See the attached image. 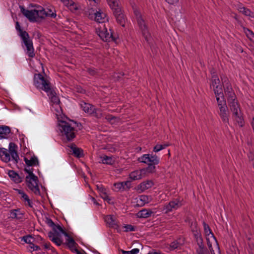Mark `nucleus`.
<instances>
[{"label": "nucleus", "mask_w": 254, "mask_h": 254, "mask_svg": "<svg viewBox=\"0 0 254 254\" xmlns=\"http://www.w3.org/2000/svg\"><path fill=\"white\" fill-rule=\"evenodd\" d=\"M34 85L40 90L47 93L51 102L56 106L57 111L59 113L61 110L60 100L55 91L51 87L50 81L45 78L41 73H35L33 79Z\"/></svg>", "instance_id": "obj_1"}, {"label": "nucleus", "mask_w": 254, "mask_h": 254, "mask_svg": "<svg viewBox=\"0 0 254 254\" xmlns=\"http://www.w3.org/2000/svg\"><path fill=\"white\" fill-rule=\"evenodd\" d=\"M17 146L13 142H10L8 150L4 148H0V158L1 160L6 163L11 160L17 164L19 159L17 153Z\"/></svg>", "instance_id": "obj_2"}, {"label": "nucleus", "mask_w": 254, "mask_h": 254, "mask_svg": "<svg viewBox=\"0 0 254 254\" xmlns=\"http://www.w3.org/2000/svg\"><path fill=\"white\" fill-rule=\"evenodd\" d=\"M138 161L148 165L145 169L148 173H154L156 170L155 166L159 163V158L156 154H145L138 158Z\"/></svg>", "instance_id": "obj_3"}, {"label": "nucleus", "mask_w": 254, "mask_h": 254, "mask_svg": "<svg viewBox=\"0 0 254 254\" xmlns=\"http://www.w3.org/2000/svg\"><path fill=\"white\" fill-rule=\"evenodd\" d=\"M58 126L62 135L64 136L68 141H71L75 137L77 130L74 129V127L72 126L71 123L60 121Z\"/></svg>", "instance_id": "obj_4"}, {"label": "nucleus", "mask_w": 254, "mask_h": 254, "mask_svg": "<svg viewBox=\"0 0 254 254\" xmlns=\"http://www.w3.org/2000/svg\"><path fill=\"white\" fill-rule=\"evenodd\" d=\"M228 103L230 110L233 113V118L237 123L239 126L243 127L244 126V118L237 99L233 100V101H228Z\"/></svg>", "instance_id": "obj_5"}, {"label": "nucleus", "mask_w": 254, "mask_h": 254, "mask_svg": "<svg viewBox=\"0 0 254 254\" xmlns=\"http://www.w3.org/2000/svg\"><path fill=\"white\" fill-rule=\"evenodd\" d=\"M107 1L110 7L113 10L114 15L116 18L117 23L122 26L125 27L126 17L119 6V0H107Z\"/></svg>", "instance_id": "obj_6"}, {"label": "nucleus", "mask_w": 254, "mask_h": 254, "mask_svg": "<svg viewBox=\"0 0 254 254\" xmlns=\"http://www.w3.org/2000/svg\"><path fill=\"white\" fill-rule=\"evenodd\" d=\"M221 79L227 101H233V100L236 99V96L228 77L224 75H222L221 76Z\"/></svg>", "instance_id": "obj_7"}, {"label": "nucleus", "mask_w": 254, "mask_h": 254, "mask_svg": "<svg viewBox=\"0 0 254 254\" xmlns=\"http://www.w3.org/2000/svg\"><path fill=\"white\" fill-rule=\"evenodd\" d=\"M134 14L136 16L138 26L141 31L142 36L146 41L149 43L151 40V37L144 20L142 18L140 13L138 11H134Z\"/></svg>", "instance_id": "obj_8"}, {"label": "nucleus", "mask_w": 254, "mask_h": 254, "mask_svg": "<svg viewBox=\"0 0 254 254\" xmlns=\"http://www.w3.org/2000/svg\"><path fill=\"white\" fill-rule=\"evenodd\" d=\"M98 35L104 42H115L116 40V37L114 35L112 29L109 28L108 31L105 24L99 28Z\"/></svg>", "instance_id": "obj_9"}, {"label": "nucleus", "mask_w": 254, "mask_h": 254, "mask_svg": "<svg viewBox=\"0 0 254 254\" xmlns=\"http://www.w3.org/2000/svg\"><path fill=\"white\" fill-rule=\"evenodd\" d=\"M182 205L181 202L178 199H175L170 201L168 204L165 205L163 207V210L166 213L172 211L173 210H176Z\"/></svg>", "instance_id": "obj_10"}, {"label": "nucleus", "mask_w": 254, "mask_h": 254, "mask_svg": "<svg viewBox=\"0 0 254 254\" xmlns=\"http://www.w3.org/2000/svg\"><path fill=\"white\" fill-rule=\"evenodd\" d=\"M28 188L36 195H40V190L38 185L39 182L38 177L34 180L30 179L25 180Z\"/></svg>", "instance_id": "obj_11"}, {"label": "nucleus", "mask_w": 254, "mask_h": 254, "mask_svg": "<svg viewBox=\"0 0 254 254\" xmlns=\"http://www.w3.org/2000/svg\"><path fill=\"white\" fill-rule=\"evenodd\" d=\"M19 8L21 13L27 18L30 21L35 22L37 21L36 12L34 11H35V9L31 10L26 9L23 5H19Z\"/></svg>", "instance_id": "obj_12"}, {"label": "nucleus", "mask_w": 254, "mask_h": 254, "mask_svg": "<svg viewBox=\"0 0 254 254\" xmlns=\"http://www.w3.org/2000/svg\"><path fill=\"white\" fill-rule=\"evenodd\" d=\"M37 9H35V11H34L36 12L37 17L44 19L46 17H51L52 18H55L56 17V13L46 12L45 9L40 6L37 7Z\"/></svg>", "instance_id": "obj_13"}, {"label": "nucleus", "mask_w": 254, "mask_h": 254, "mask_svg": "<svg viewBox=\"0 0 254 254\" xmlns=\"http://www.w3.org/2000/svg\"><path fill=\"white\" fill-rule=\"evenodd\" d=\"M104 221L108 227L114 229H118L119 225L117 219L113 215H107L104 217Z\"/></svg>", "instance_id": "obj_14"}, {"label": "nucleus", "mask_w": 254, "mask_h": 254, "mask_svg": "<svg viewBox=\"0 0 254 254\" xmlns=\"http://www.w3.org/2000/svg\"><path fill=\"white\" fill-rule=\"evenodd\" d=\"M227 106H221L219 109L218 114L223 122L225 124H229V115Z\"/></svg>", "instance_id": "obj_15"}, {"label": "nucleus", "mask_w": 254, "mask_h": 254, "mask_svg": "<svg viewBox=\"0 0 254 254\" xmlns=\"http://www.w3.org/2000/svg\"><path fill=\"white\" fill-rule=\"evenodd\" d=\"M70 148L71 154L75 157L80 158L84 156L83 150L80 148L77 147L74 143H71L68 145Z\"/></svg>", "instance_id": "obj_16"}, {"label": "nucleus", "mask_w": 254, "mask_h": 254, "mask_svg": "<svg viewBox=\"0 0 254 254\" xmlns=\"http://www.w3.org/2000/svg\"><path fill=\"white\" fill-rule=\"evenodd\" d=\"M146 172L147 171L145 169L134 171L129 174V178L133 181L141 179Z\"/></svg>", "instance_id": "obj_17"}, {"label": "nucleus", "mask_w": 254, "mask_h": 254, "mask_svg": "<svg viewBox=\"0 0 254 254\" xmlns=\"http://www.w3.org/2000/svg\"><path fill=\"white\" fill-rule=\"evenodd\" d=\"M90 18H94V20L99 23L104 22L106 18V14L100 11L94 12L93 14L89 15Z\"/></svg>", "instance_id": "obj_18"}, {"label": "nucleus", "mask_w": 254, "mask_h": 254, "mask_svg": "<svg viewBox=\"0 0 254 254\" xmlns=\"http://www.w3.org/2000/svg\"><path fill=\"white\" fill-rule=\"evenodd\" d=\"M153 212L150 209L144 208L139 211L136 214V217L139 218H147L150 217Z\"/></svg>", "instance_id": "obj_19"}, {"label": "nucleus", "mask_w": 254, "mask_h": 254, "mask_svg": "<svg viewBox=\"0 0 254 254\" xmlns=\"http://www.w3.org/2000/svg\"><path fill=\"white\" fill-rule=\"evenodd\" d=\"M8 176L16 183H20L22 182L24 176H20L18 174L13 170H10L8 173Z\"/></svg>", "instance_id": "obj_20"}, {"label": "nucleus", "mask_w": 254, "mask_h": 254, "mask_svg": "<svg viewBox=\"0 0 254 254\" xmlns=\"http://www.w3.org/2000/svg\"><path fill=\"white\" fill-rule=\"evenodd\" d=\"M17 192L20 195V198L23 201L27 202V204L30 207H33V203L29 199L28 196L22 190L16 189Z\"/></svg>", "instance_id": "obj_21"}, {"label": "nucleus", "mask_w": 254, "mask_h": 254, "mask_svg": "<svg viewBox=\"0 0 254 254\" xmlns=\"http://www.w3.org/2000/svg\"><path fill=\"white\" fill-rule=\"evenodd\" d=\"M154 184L151 180H147L142 182L137 186V190H140L141 192L151 188Z\"/></svg>", "instance_id": "obj_22"}, {"label": "nucleus", "mask_w": 254, "mask_h": 254, "mask_svg": "<svg viewBox=\"0 0 254 254\" xmlns=\"http://www.w3.org/2000/svg\"><path fill=\"white\" fill-rule=\"evenodd\" d=\"M80 106L84 112L90 115L93 113V109L94 107L93 105L85 103L84 101H81L80 103Z\"/></svg>", "instance_id": "obj_23"}, {"label": "nucleus", "mask_w": 254, "mask_h": 254, "mask_svg": "<svg viewBox=\"0 0 254 254\" xmlns=\"http://www.w3.org/2000/svg\"><path fill=\"white\" fill-rule=\"evenodd\" d=\"M65 237H67L66 244L69 248H71L73 246H76L77 244L76 243L74 239L70 237L69 235L64 229L61 233Z\"/></svg>", "instance_id": "obj_24"}, {"label": "nucleus", "mask_w": 254, "mask_h": 254, "mask_svg": "<svg viewBox=\"0 0 254 254\" xmlns=\"http://www.w3.org/2000/svg\"><path fill=\"white\" fill-rule=\"evenodd\" d=\"M24 160L27 166L28 167L39 165L38 159L37 157L35 155H33V156L31 157L30 159H28L26 157H24Z\"/></svg>", "instance_id": "obj_25"}, {"label": "nucleus", "mask_w": 254, "mask_h": 254, "mask_svg": "<svg viewBox=\"0 0 254 254\" xmlns=\"http://www.w3.org/2000/svg\"><path fill=\"white\" fill-rule=\"evenodd\" d=\"M61 1L71 10H77L79 9L78 4L72 0H61Z\"/></svg>", "instance_id": "obj_26"}, {"label": "nucleus", "mask_w": 254, "mask_h": 254, "mask_svg": "<svg viewBox=\"0 0 254 254\" xmlns=\"http://www.w3.org/2000/svg\"><path fill=\"white\" fill-rule=\"evenodd\" d=\"M10 133L9 127L5 126H0V139L7 138Z\"/></svg>", "instance_id": "obj_27"}, {"label": "nucleus", "mask_w": 254, "mask_h": 254, "mask_svg": "<svg viewBox=\"0 0 254 254\" xmlns=\"http://www.w3.org/2000/svg\"><path fill=\"white\" fill-rule=\"evenodd\" d=\"M26 47V54L29 57L33 58L35 56L33 42L24 45Z\"/></svg>", "instance_id": "obj_28"}, {"label": "nucleus", "mask_w": 254, "mask_h": 254, "mask_svg": "<svg viewBox=\"0 0 254 254\" xmlns=\"http://www.w3.org/2000/svg\"><path fill=\"white\" fill-rule=\"evenodd\" d=\"M22 216V213L20 211V209H12L10 212V217L12 219H21Z\"/></svg>", "instance_id": "obj_29"}, {"label": "nucleus", "mask_w": 254, "mask_h": 254, "mask_svg": "<svg viewBox=\"0 0 254 254\" xmlns=\"http://www.w3.org/2000/svg\"><path fill=\"white\" fill-rule=\"evenodd\" d=\"M20 37L22 39V43L24 45H27L28 43L32 42V40L30 38L29 35L27 32L22 33Z\"/></svg>", "instance_id": "obj_30"}, {"label": "nucleus", "mask_w": 254, "mask_h": 254, "mask_svg": "<svg viewBox=\"0 0 254 254\" xmlns=\"http://www.w3.org/2000/svg\"><path fill=\"white\" fill-rule=\"evenodd\" d=\"M102 163L104 164L112 165L114 164L115 160L111 156L104 155L102 157Z\"/></svg>", "instance_id": "obj_31"}, {"label": "nucleus", "mask_w": 254, "mask_h": 254, "mask_svg": "<svg viewBox=\"0 0 254 254\" xmlns=\"http://www.w3.org/2000/svg\"><path fill=\"white\" fill-rule=\"evenodd\" d=\"M24 171L27 173L28 175L26 176L25 180H29L30 179H33L34 180L37 178V176H35L33 173V169H24Z\"/></svg>", "instance_id": "obj_32"}, {"label": "nucleus", "mask_w": 254, "mask_h": 254, "mask_svg": "<svg viewBox=\"0 0 254 254\" xmlns=\"http://www.w3.org/2000/svg\"><path fill=\"white\" fill-rule=\"evenodd\" d=\"M216 98L219 108L221 106H227L223 95H220V96H216Z\"/></svg>", "instance_id": "obj_33"}, {"label": "nucleus", "mask_w": 254, "mask_h": 254, "mask_svg": "<svg viewBox=\"0 0 254 254\" xmlns=\"http://www.w3.org/2000/svg\"><path fill=\"white\" fill-rule=\"evenodd\" d=\"M203 226L204 228V231L206 236H209L210 234L211 237L214 238V234L212 232L209 225L207 224L204 221L203 222Z\"/></svg>", "instance_id": "obj_34"}, {"label": "nucleus", "mask_w": 254, "mask_h": 254, "mask_svg": "<svg viewBox=\"0 0 254 254\" xmlns=\"http://www.w3.org/2000/svg\"><path fill=\"white\" fill-rule=\"evenodd\" d=\"M91 115L98 119L103 117L102 110L99 108H96L95 107L93 109V113Z\"/></svg>", "instance_id": "obj_35"}, {"label": "nucleus", "mask_w": 254, "mask_h": 254, "mask_svg": "<svg viewBox=\"0 0 254 254\" xmlns=\"http://www.w3.org/2000/svg\"><path fill=\"white\" fill-rule=\"evenodd\" d=\"M213 91L216 96H220V95H223L222 92V88L221 86L219 85L218 86H215L213 87Z\"/></svg>", "instance_id": "obj_36"}, {"label": "nucleus", "mask_w": 254, "mask_h": 254, "mask_svg": "<svg viewBox=\"0 0 254 254\" xmlns=\"http://www.w3.org/2000/svg\"><path fill=\"white\" fill-rule=\"evenodd\" d=\"M220 80L218 77V76L213 75L212 76L211 78V83L210 84L212 87L216 86L219 85L220 84Z\"/></svg>", "instance_id": "obj_37"}, {"label": "nucleus", "mask_w": 254, "mask_h": 254, "mask_svg": "<svg viewBox=\"0 0 254 254\" xmlns=\"http://www.w3.org/2000/svg\"><path fill=\"white\" fill-rule=\"evenodd\" d=\"M21 241H23L25 243L31 245L34 242V239L30 236H25L22 237Z\"/></svg>", "instance_id": "obj_38"}, {"label": "nucleus", "mask_w": 254, "mask_h": 254, "mask_svg": "<svg viewBox=\"0 0 254 254\" xmlns=\"http://www.w3.org/2000/svg\"><path fill=\"white\" fill-rule=\"evenodd\" d=\"M240 12L242 13V14L247 16L252 17L253 16V13L252 12V11L250 9H248L246 7H244V8H243V9Z\"/></svg>", "instance_id": "obj_39"}, {"label": "nucleus", "mask_w": 254, "mask_h": 254, "mask_svg": "<svg viewBox=\"0 0 254 254\" xmlns=\"http://www.w3.org/2000/svg\"><path fill=\"white\" fill-rule=\"evenodd\" d=\"M139 201L141 202L140 205H144L145 203L149 202V196L145 195H141L139 196Z\"/></svg>", "instance_id": "obj_40"}, {"label": "nucleus", "mask_w": 254, "mask_h": 254, "mask_svg": "<svg viewBox=\"0 0 254 254\" xmlns=\"http://www.w3.org/2000/svg\"><path fill=\"white\" fill-rule=\"evenodd\" d=\"M190 227L192 232L200 230L198 227L196 221H191L190 223Z\"/></svg>", "instance_id": "obj_41"}, {"label": "nucleus", "mask_w": 254, "mask_h": 254, "mask_svg": "<svg viewBox=\"0 0 254 254\" xmlns=\"http://www.w3.org/2000/svg\"><path fill=\"white\" fill-rule=\"evenodd\" d=\"M86 71L91 76H95L98 74V71L94 67H88L87 68Z\"/></svg>", "instance_id": "obj_42"}, {"label": "nucleus", "mask_w": 254, "mask_h": 254, "mask_svg": "<svg viewBox=\"0 0 254 254\" xmlns=\"http://www.w3.org/2000/svg\"><path fill=\"white\" fill-rule=\"evenodd\" d=\"M196 252L197 254H208V253L207 248L204 246L198 247Z\"/></svg>", "instance_id": "obj_43"}, {"label": "nucleus", "mask_w": 254, "mask_h": 254, "mask_svg": "<svg viewBox=\"0 0 254 254\" xmlns=\"http://www.w3.org/2000/svg\"><path fill=\"white\" fill-rule=\"evenodd\" d=\"M70 123L72 126L74 127V129L81 130L82 128V126L80 123L72 121Z\"/></svg>", "instance_id": "obj_44"}, {"label": "nucleus", "mask_w": 254, "mask_h": 254, "mask_svg": "<svg viewBox=\"0 0 254 254\" xmlns=\"http://www.w3.org/2000/svg\"><path fill=\"white\" fill-rule=\"evenodd\" d=\"M115 188L116 191H124V188H123V183L122 182L116 183L114 184Z\"/></svg>", "instance_id": "obj_45"}, {"label": "nucleus", "mask_w": 254, "mask_h": 254, "mask_svg": "<svg viewBox=\"0 0 254 254\" xmlns=\"http://www.w3.org/2000/svg\"><path fill=\"white\" fill-rule=\"evenodd\" d=\"M139 252V250L137 248L133 249L130 251L122 250V254H137Z\"/></svg>", "instance_id": "obj_46"}, {"label": "nucleus", "mask_w": 254, "mask_h": 254, "mask_svg": "<svg viewBox=\"0 0 254 254\" xmlns=\"http://www.w3.org/2000/svg\"><path fill=\"white\" fill-rule=\"evenodd\" d=\"M53 231L56 232L57 233H61L64 229L59 224H55V226L52 228Z\"/></svg>", "instance_id": "obj_47"}, {"label": "nucleus", "mask_w": 254, "mask_h": 254, "mask_svg": "<svg viewBox=\"0 0 254 254\" xmlns=\"http://www.w3.org/2000/svg\"><path fill=\"white\" fill-rule=\"evenodd\" d=\"M124 228L126 229L125 230L126 232H133L135 231L134 227L130 224L125 225Z\"/></svg>", "instance_id": "obj_48"}, {"label": "nucleus", "mask_w": 254, "mask_h": 254, "mask_svg": "<svg viewBox=\"0 0 254 254\" xmlns=\"http://www.w3.org/2000/svg\"><path fill=\"white\" fill-rule=\"evenodd\" d=\"M60 236L59 233H57L54 231H50L48 233V237L52 241L53 238H57Z\"/></svg>", "instance_id": "obj_49"}, {"label": "nucleus", "mask_w": 254, "mask_h": 254, "mask_svg": "<svg viewBox=\"0 0 254 254\" xmlns=\"http://www.w3.org/2000/svg\"><path fill=\"white\" fill-rule=\"evenodd\" d=\"M180 246L179 243L177 241H174L170 244V247L171 250L178 249Z\"/></svg>", "instance_id": "obj_50"}, {"label": "nucleus", "mask_w": 254, "mask_h": 254, "mask_svg": "<svg viewBox=\"0 0 254 254\" xmlns=\"http://www.w3.org/2000/svg\"><path fill=\"white\" fill-rule=\"evenodd\" d=\"M100 195L104 200L107 201L109 203H110V201L111 200V199L108 195L106 191L100 194Z\"/></svg>", "instance_id": "obj_51"}, {"label": "nucleus", "mask_w": 254, "mask_h": 254, "mask_svg": "<svg viewBox=\"0 0 254 254\" xmlns=\"http://www.w3.org/2000/svg\"><path fill=\"white\" fill-rule=\"evenodd\" d=\"M45 249L47 250H51L52 252H54L55 251V249L51 246L50 243H46L43 245Z\"/></svg>", "instance_id": "obj_52"}, {"label": "nucleus", "mask_w": 254, "mask_h": 254, "mask_svg": "<svg viewBox=\"0 0 254 254\" xmlns=\"http://www.w3.org/2000/svg\"><path fill=\"white\" fill-rule=\"evenodd\" d=\"M122 183H123V188H124V190H128L130 189V186H131V184L129 181L122 182Z\"/></svg>", "instance_id": "obj_53"}, {"label": "nucleus", "mask_w": 254, "mask_h": 254, "mask_svg": "<svg viewBox=\"0 0 254 254\" xmlns=\"http://www.w3.org/2000/svg\"><path fill=\"white\" fill-rule=\"evenodd\" d=\"M15 28H16V30L18 31V35L19 36L21 35L22 33L27 32L26 31H23L21 29L18 22H16V23Z\"/></svg>", "instance_id": "obj_54"}, {"label": "nucleus", "mask_w": 254, "mask_h": 254, "mask_svg": "<svg viewBox=\"0 0 254 254\" xmlns=\"http://www.w3.org/2000/svg\"><path fill=\"white\" fill-rule=\"evenodd\" d=\"M52 241L58 246H61L62 244V241L59 238V237L57 238H53Z\"/></svg>", "instance_id": "obj_55"}, {"label": "nucleus", "mask_w": 254, "mask_h": 254, "mask_svg": "<svg viewBox=\"0 0 254 254\" xmlns=\"http://www.w3.org/2000/svg\"><path fill=\"white\" fill-rule=\"evenodd\" d=\"M192 234L195 240L202 237L200 230L192 232Z\"/></svg>", "instance_id": "obj_56"}, {"label": "nucleus", "mask_w": 254, "mask_h": 254, "mask_svg": "<svg viewBox=\"0 0 254 254\" xmlns=\"http://www.w3.org/2000/svg\"><path fill=\"white\" fill-rule=\"evenodd\" d=\"M96 187L100 194L106 191V189L103 187L102 185H96Z\"/></svg>", "instance_id": "obj_57"}, {"label": "nucleus", "mask_w": 254, "mask_h": 254, "mask_svg": "<svg viewBox=\"0 0 254 254\" xmlns=\"http://www.w3.org/2000/svg\"><path fill=\"white\" fill-rule=\"evenodd\" d=\"M72 252L75 253L76 254H85L84 252H80L76 248V246H73L71 248H69Z\"/></svg>", "instance_id": "obj_58"}, {"label": "nucleus", "mask_w": 254, "mask_h": 254, "mask_svg": "<svg viewBox=\"0 0 254 254\" xmlns=\"http://www.w3.org/2000/svg\"><path fill=\"white\" fill-rule=\"evenodd\" d=\"M162 149H163V147H162V145L160 144H157L154 147L153 150L155 152H158Z\"/></svg>", "instance_id": "obj_59"}, {"label": "nucleus", "mask_w": 254, "mask_h": 254, "mask_svg": "<svg viewBox=\"0 0 254 254\" xmlns=\"http://www.w3.org/2000/svg\"><path fill=\"white\" fill-rule=\"evenodd\" d=\"M247 30L248 31V33L246 32V33L247 34L248 37L251 40H253V39H254V32L252 31H251L248 29H247Z\"/></svg>", "instance_id": "obj_60"}, {"label": "nucleus", "mask_w": 254, "mask_h": 254, "mask_svg": "<svg viewBox=\"0 0 254 254\" xmlns=\"http://www.w3.org/2000/svg\"><path fill=\"white\" fill-rule=\"evenodd\" d=\"M195 241H196L198 247L204 246L202 237L199 239H196L195 240Z\"/></svg>", "instance_id": "obj_61"}, {"label": "nucleus", "mask_w": 254, "mask_h": 254, "mask_svg": "<svg viewBox=\"0 0 254 254\" xmlns=\"http://www.w3.org/2000/svg\"><path fill=\"white\" fill-rule=\"evenodd\" d=\"M29 248L30 249H32L33 251H38L41 250V248L39 246L34 245L33 243L31 245H29Z\"/></svg>", "instance_id": "obj_62"}, {"label": "nucleus", "mask_w": 254, "mask_h": 254, "mask_svg": "<svg viewBox=\"0 0 254 254\" xmlns=\"http://www.w3.org/2000/svg\"><path fill=\"white\" fill-rule=\"evenodd\" d=\"M46 223L49 226L53 228L54 226H55V223L53 221V220L50 218H48L46 220Z\"/></svg>", "instance_id": "obj_63"}, {"label": "nucleus", "mask_w": 254, "mask_h": 254, "mask_svg": "<svg viewBox=\"0 0 254 254\" xmlns=\"http://www.w3.org/2000/svg\"><path fill=\"white\" fill-rule=\"evenodd\" d=\"M116 119V117L113 116L110 114L107 115L105 117V119L109 122H111V121H112L114 119Z\"/></svg>", "instance_id": "obj_64"}]
</instances>
